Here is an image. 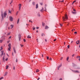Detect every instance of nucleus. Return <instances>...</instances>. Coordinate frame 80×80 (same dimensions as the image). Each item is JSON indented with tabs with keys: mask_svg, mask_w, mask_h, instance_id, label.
Segmentation results:
<instances>
[{
	"mask_svg": "<svg viewBox=\"0 0 80 80\" xmlns=\"http://www.w3.org/2000/svg\"><path fill=\"white\" fill-rule=\"evenodd\" d=\"M9 19L10 21H11V22H12V21H13V18L12 17H10Z\"/></svg>",
	"mask_w": 80,
	"mask_h": 80,
	"instance_id": "nucleus-5",
	"label": "nucleus"
},
{
	"mask_svg": "<svg viewBox=\"0 0 80 80\" xmlns=\"http://www.w3.org/2000/svg\"><path fill=\"white\" fill-rule=\"evenodd\" d=\"M4 57L3 56V58H2L3 60H5V58H4Z\"/></svg>",
	"mask_w": 80,
	"mask_h": 80,
	"instance_id": "nucleus-36",
	"label": "nucleus"
},
{
	"mask_svg": "<svg viewBox=\"0 0 80 80\" xmlns=\"http://www.w3.org/2000/svg\"><path fill=\"white\" fill-rule=\"evenodd\" d=\"M72 13L73 14H76V12H75V11L74 12H72Z\"/></svg>",
	"mask_w": 80,
	"mask_h": 80,
	"instance_id": "nucleus-17",
	"label": "nucleus"
},
{
	"mask_svg": "<svg viewBox=\"0 0 80 80\" xmlns=\"http://www.w3.org/2000/svg\"><path fill=\"white\" fill-rule=\"evenodd\" d=\"M74 33L75 34H77V32H74Z\"/></svg>",
	"mask_w": 80,
	"mask_h": 80,
	"instance_id": "nucleus-38",
	"label": "nucleus"
},
{
	"mask_svg": "<svg viewBox=\"0 0 80 80\" xmlns=\"http://www.w3.org/2000/svg\"><path fill=\"white\" fill-rule=\"evenodd\" d=\"M3 77H2L1 78H0V80H2V79H3Z\"/></svg>",
	"mask_w": 80,
	"mask_h": 80,
	"instance_id": "nucleus-25",
	"label": "nucleus"
},
{
	"mask_svg": "<svg viewBox=\"0 0 80 80\" xmlns=\"http://www.w3.org/2000/svg\"><path fill=\"white\" fill-rule=\"evenodd\" d=\"M63 1H64L63 0L62 1H61V2H63Z\"/></svg>",
	"mask_w": 80,
	"mask_h": 80,
	"instance_id": "nucleus-64",
	"label": "nucleus"
},
{
	"mask_svg": "<svg viewBox=\"0 0 80 80\" xmlns=\"http://www.w3.org/2000/svg\"><path fill=\"white\" fill-rule=\"evenodd\" d=\"M4 17H6V16H7V12L6 11L4 13Z\"/></svg>",
	"mask_w": 80,
	"mask_h": 80,
	"instance_id": "nucleus-4",
	"label": "nucleus"
},
{
	"mask_svg": "<svg viewBox=\"0 0 80 80\" xmlns=\"http://www.w3.org/2000/svg\"><path fill=\"white\" fill-rule=\"evenodd\" d=\"M19 40H21V38H19Z\"/></svg>",
	"mask_w": 80,
	"mask_h": 80,
	"instance_id": "nucleus-58",
	"label": "nucleus"
},
{
	"mask_svg": "<svg viewBox=\"0 0 80 80\" xmlns=\"http://www.w3.org/2000/svg\"><path fill=\"white\" fill-rule=\"evenodd\" d=\"M39 72V70L38 69L36 70V72Z\"/></svg>",
	"mask_w": 80,
	"mask_h": 80,
	"instance_id": "nucleus-22",
	"label": "nucleus"
},
{
	"mask_svg": "<svg viewBox=\"0 0 80 80\" xmlns=\"http://www.w3.org/2000/svg\"><path fill=\"white\" fill-rule=\"evenodd\" d=\"M62 66V64H61L60 65H59L58 67V69L59 70V68H60V67H61V66Z\"/></svg>",
	"mask_w": 80,
	"mask_h": 80,
	"instance_id": "nucleus-10",
	"label": "nucleus"
},
{
	"mask_svg": "<svg viewBox=\"0 0 80 80\" xmlns=\"http://www.w3.org/2000/svg\"><path fill=\"white\" fill-rule=\"evenodd\" d=\"M32 5L34 6H35V2H32Z\"/></svg>",
	"mask_w": 80,
	"mask_h": 80,
	"instance_id": "nucleus-14",
	"label": "nucleus"
},
{
	"mask_svg": "<svg viewBox=\"0 0 80 80\" xmlns=\"http://www.w3.org/2000/svg\"><path fill=\"white\" fill-rule=\"evenodd\" d=\"M57 40V39H55L54 40V42H55Z\"/></svg>",
	"mask_w": 80,
	"mask_h": 80,
	"instance_id": "nucleus-42",
	"label": "nucleus"
},
{
	"mask_svg": "<svg viewBox=\"0 0 80 80\" xmlns=\"http://www.w3.org/2000/svg\"><path fill=\"white\" fill-rule=\"evenodd\" d=\"M9 13H11V11L9 10Z\"/></svg>",
	"mask_w": 80,
	"mask_h": 80,
	"instance_id": "nucleus-33",
	"label": "nucleus"
},
{
	"mask_svg": "<svg viewBox=\"0 0 80 80\" xmlns=\"http://www.w3.org/2000/svg\"><path fill=\"white\" fill-rule=\"evenodd\" d=\"M69 59V57H67V61H68V59Z\"/></svg>",
	"mask_w": 80,
	"mask_h": 80,
	"instance_id": "nucleus-19",
	"label": "nucleus"
},
{
	"mask_svg": "<svg viewBox=\"0 0 80 80\" xmlns=\"http://www.w3.org/2000/svg\"><path fill=\"white\" fill-rule=\"evenodd\" d=\"M21 38V36L20 35H19V38Z\"/></svg>",
	"mask_w": 80,
	"mask_h": 80,
	"instance_id": "nucleus-29",
	"label": "nucleus"
},
{
	"mask_svg": "<svg viewBox=\"0 0 80 80\" xmlns=\"http://www.w3.org/2000/svg\"><path fill=\"white\" fill-rule=\"evenodd\" d=\"M1 50H3V47H1Z\"/></svg>",
	"mask_w": 80,
	"mask_h": 80,
	"instance_id": "nucleus-39",
	"label": "nucleus"
},
{
	"mask_svg": "<svg viewBox=\"0 0 80 80\" xmlns=\"http://www.w3.org/2000/svg\"><path fill=\"white\" fill-rule=\"evenodd\" d=\"M49 28V27H48L47 26H45V29H48Z\"/></svg>",
	"mask_w": 80,
	"mask_h": 80,
	"instance_id": "nucleus-7",
	"label": "nucleus"
},
{
	"mask_svg": "<svg viewBox=\"0 0 80 80\" xmlns=\"http://www.w3.org/2000/svg\"><path fill=\"white\" fill-rule=\"evenodd\" d=\"M38 17H40V13H38Z\"/></svg>",
	"mask_w": 80,
	"mask_h": 80,
	"instance_id": "nucleus-27",
	"label": "nucleus"
},
{
	"mask_svg": "<svg viewBox=\"0 0 80 80\" xmlns=\"http://www.w3.org/2000/svg\"><path fill=\"white\" fill-rule=\"evenodd\" d=\"M79 60L80 61V57H79Z\"/></svg>",
	"mask_w": 80,
	"mask_h": 80,
	"instance_id": "nucleus-56",
	"label": "nucleus"
},
{
	"mask_svg": "<svg viewBox=\"0 0 80 80\" xmlns=\"http://www.w3.org/2000/svg\"><path fill=\"white\" fill-rule=\"evenodd\" d=\"M23 41H24V42H26V40H25V39H24Z\"/></svg>",
	"mask_w": 80,
	"mask_h": 80,
	"instance_id": "nucleus-37",
	"label": "nucleus"
},
{
	"mask_svg": "<svg viewBox=\"0 0 80 80\" xmlns=\"http://www.w3.org/2000/svg\"><path fill=\"white\" fill-rule=\"evenodd\" d=\"M11 28H13V25H11Z\"/></svg>",
	"mask_w": 80,
	"mask_h": 80,
	"instance_id": "nucleus-20",
	"label": "nucleus"
},
{
	"mask_svg": "<svg viewBox=\"0 0 80 80\" xmlns=\"http://www.w3.org/2000/svg\"><path fill=\"white\" fill-rule=\"evenodd\" d=\"M1 17H2V19H3V13L2 12H1Z\"/></svg>",
	"mask_w": 80,
	"mask_h": 80,
	"instance_id": "nucleus-6",
	"label": "nucleus"
},
{
	"mask_svg": "<svg viewBox=\"0 0 80 80\" xmlns=\"http://www.w3.org/2000/svg\"><path fill=\"white\" fill-rule=\"evenodd\" d=\"M7 73H8L7 72H6L5 73V75H4V76H6V75H7Z\"/></svg>",
	"mask_w": 80,
	"mask_h": 80,
	"instance_id": "nucleus-15",
	"label": "nucleus"
},
{
	"mask_svg": "<svg viewBox=\"0 0 80 80\" xmlns=\"http://www.w3.org/2000/svg\"><path fill=\"white\" fill-rule=\"evenodd\" d=\"M21 7H22V4H19V8H21Z\"/></svg>",
	"mask_w": 80,
	"mask_h": 80,
	"instance_id": "nucleus-13",
	"label": "nucleus"
},
{
	"mask_svg": "<svg viewBox=\"0 0 80 80\" xmlns=\"http://www.w3.org/2000/svg\"><path fill=\"white\" fill-rule=\"evenodd\" d=\"M10 35V32H8V33L7 35Z\"/></svg>",
	"mask_w": 80,
	"mask_h": 80,
	"instance_id": "nucleus-24",
	"label": "nucleus"
},
{
	"mask_svg": "<svg viewBox=\"0 0 80 80\" xmlns=\"http://www.w3.org/2000/svg\"><path fill=\"white\" fill-rule=\"evenodd\" d=\"M18 11H17V13H16V15H18Z\"/></svg>",
	"mask_w": 80,
	"mask_h": 80,
	"instance_id": "nucleus-30",
	"label": "nucleus"
},
{
	"mask_svg": "<svg viewBox=\"0 0 80 80\" xmlns=\"http://www.w3.org/2000/svg\"><path fill=\"white\" fill-rule=\"evenodd\" d=\"M75 55V54H73L72 55V57H74V56Z\"/></svg>",
	"mask_w": 80,
	"mask_h": 80,
	"instance_id": "nucleus-48",
	"label": "nucleus"
},
{
	"mask_svg": "<svg viewBox=\"0 0 80 80\" xmlns=\"http://www.w3.org/2000/svg\"><path fill=\"white\" fill-rule=\"evenodd\" d=\"M35 28H33V27L32 28V29L33 30H35Z\"/></svg>",
	"mask_w": 80,
	"mask_h": 80,
	"instance_id": "nucleus-23",
	"label": "nucleus"
},
{
	"mask_svg": "<svg viewBox=\"0 0 80 80\" xmlns=\"http://www.w3.org/2000/svg\"><path fill=\"white\" fill-rule=\"evenodd\" d=\"M39 79H40V78H38L37 80H39Z\"/></svg>",
	"mask_w": 80,
	"mask_h": 80,
	"instance_id": "nucleus-57",
	"label": "nucleus"
},
{
	"mask_svg": "<svg viewBox=\"0 0 80 80\" xmlns=\"http://www.w3.org/2000/svg\"><path fill=\"white\" fill-rule=\"evenodd\" d=\"M47 60H48V59L49 58H48V57L47 56Z\"/></svg>",
	"mask_w": 80,
	"mask_h": 80,
	"instance_id": "nucleus-40",
	"label": "nucleus"
},
{
	"mask_svg": "<svg viewBox=\"0 0 80 80\" xmlns=\"http://www.w3.org/2000/svg\"><path fill=\"white\" fill-rule=\"evenodd\" d=\"M42 26H45V23H42Z\"/></svg>",
	"mask_w": 80,
	"mask_h": 80,
	"instance_id": "nucleus-28",
	"label": "nucleus"
},
{
	"mask_svg": "<svg viewBox=\"0 0 80 80\" xmlns=\"http://www.w3.org/2000/svg\"><path fill=\"white\" fill-rule=\"evenodd\" d=\"M60 26H61V27H62V26L63 25L61 24H60Z\"/></svg>",
	"mask_w": 80,
	"mask_h": 80,
	"instance_id": "nucleus-47",
	"label": "nucleus"
},
{
	"mask_svg": "<svg viewBox=\"0 0 80 80\" xmlns=\"http://www.w3.org/2000/svg\"><path fill=\"white\" fill-rule=\"evenodd\" d=\"M13 70H15V67H13Z\"/></svg>",
	"mask_w": 80,
	"mask_h": 80,
	"instance_id": "nucleus-53",
	"label": "nucleus"
},
{
	"mask_svg": "<svg viewBox=\"0 0 80 80\" xmlns=\"http://www.w3.org/2000/svg\"><path fill=\"white\" fill-rule=\"evenodd\" d=\"M75 2H76V1H74L73 2V3H72V5H73V4L74 3H75Z\"/></svg>",
	"mask_w": 80,
	"mask_h": 80,
	"instance_id": "nucleus-34",
	"label": "nucleus"
},
{
	"mask_svg": "<svg viewBox=\"0 0 80 80\" xmlns=\"http://www.w3.org/2000/svg\"><path fill=\"white\" fill-rule=\"evenodd\" d=\"M7 60H8V58H7L6 59V61H7Z\"/></svg>",
	"mask_w": 80,
	"mask_h": 80,
	"instance_id": "nucleus-45",
	"label": "nucleus"
},
{
	"mask_svg": "<svg viewBox=\"0 0 80 80\" xmlns=\"http://www.w3.org/2000/svg\"><path fill=\"white\" fill-rule=\"evenodd\" d=\"M49 60H52V58H50L49 59Z\"/></svg>",
	"mask_w": 80,
	"mask_h": 80,
	"instance_id": "nucleus-54",
	"label": "nucleus"
},
{
	"mask_svg": "<svg viewBox=\"0 0 80 80\" xmlns=\"http://www.w3.org/2000/svg\"><path fill=\"white\" fill-rule=\"evenodd\" d=\"M59 80H62V78H60V79H59Z\"/></svg>",
	"mask_w": 80,
	"mask_h": 80,
	"instance_id": "nucleus-59",
	"label": "nucleus"
},
{
	"mask_svg": "<svg viewBox=\"0 0 80 80\" xmlns=\"http://www.w3.org/2000/svg\"><path fill=\"white\" fill-rule=\"evenodd\" d=\"M71 71L73 72V73H80V72L78 70H73L72 69H71Z\"/></svg>",
	"mask_w": 80,
	"mask_h": 80,
	"instance_id": "nucleus-2",
	"label": "nucleus"
},
{
	"mask_svg": "<svg viewBox=\"0 0 80 80\" xmlns=\"http://www.w3.org/2000/svg\"><path fill=\"white\" fill-rule=\"evenodd\" d=\"M12 38V37L11 36H10L9 38Z\"/></svg>",
	"mask_w": 80,
	"mask_h": 80,
	"instance_id": "nucleus-49",
	"label": "nucleus"
},
{
	"mask_svg": "<svg viewBox=\"0 0 80 80\" xmlns=\"http://www.w3.org/2000/svg\"><path fill=\"white\" fill-rule=\"evenodd\" d=\"M45 42H47V40L46 39H45Z\"/></svg>",
	"mask_w": 80,
	"mask_h": 80,
	"instance_id": "nucleus-51",
	"label": "nucleus"
},
{
	"mask_svg": "<svg viewBox=\"0 0 80 80\" xmlns=\"http://www.w3.org/2000/svg\"><path fill=\"white\" fill-rule=\"evenodd\" d=\"M36 32H37V33H38V30H37V31H36Z\"/></svg>",
	"mask_w": 80,
	"mask_h": 80,
	"instance_id": "nucleus-55",
	"label": "nucleus"
},
{
	"mask_svg": "<svg viewBox=\"0 0 80 80\" xmlns=\"http://www.w3.org/2000/svg\"><path fill=\"white\" fill-rule=\"evenodd\" d=\"M1 50H2V49H0V51H1Z\"/></svg>",
	"mask_w": 80,
	"mask_h": 80,
	"instance_id": "nucleus-63",
	"label": "nucleus"
},
{
	"mask_svg": "<svg viewBox=\"0 0 80 80\" xmlns=\"http://www.w3.org/2000/svg\"><path fill=\"white\" fill-rule=\"evenodd\" d=\"M36 28H37V29H38V28H39V27H37Z\"/></svg>",
	"mask_w": 80,
	"mask_h": 80,
	"instance_id": "nucleus-46",
	"label": "nucleus"
},
{
	"mask_svg": "<svg viewBox=\"0 0 80 80\" xmlns=\"http://www.w3.org/2000/svg\"><path fill=\"white\" fill-rule=\"evenodd\" d=\"M21 45V47H23V45Z\"/></svg>",
	"mask_w": 80,
	"mask_h": 80,
	"instance_id": "nucleus-52",
	"label": "nucleus"
},
{
	"mask_svg": "<svg viewBox=\"0 0 80 80\" xmlns=\"http://www.w3.org/2000/svg\"><path fill=\"white\" fill-rule=\"evenodd\" d=\"M40 5H43V3H40Z\"/></svg>",
	"mask_w": 80,
	"mask_h": 80,
	"instance_id": "nucleus-43",
	"label": "nucleus"
},
{
	"mask_svg": "<svg viewBox=\"0 0 80 80\" xmlns=\"http://www.w3.org/2000/svg\"><path fill=\"white\" fill-rule=\"evenodd\" d=\"M73 11H76V10L75 9H73Z\"/></svg>",
	"mask_w": 80,
	"mask_h": 80,
	"instance_id": "nucleus-61",
	"label": "nucleus"
},
{
	"mask_svg": "<svg viewBox=\"0 0 80 80\" xmlns=\"http://www.w3.org/2000/svg\"><path fill=\"white\" fill-rule=\"evenodd\" d=\"M68 48H70V45H68Z\"/></svg>",
	"mask_w": 80,
	"mask_h": 80,
	"instance_id": "nucleus-32",
	"label": "nucleus"
},
{
	"mask_svg": "<svg viewBox=\"0 0 80 80\" xmlns=\"http://www.w3.org/2000/svg\"><path fill=\"white\" fill-rule=\"evenodd\" d=\"M66 19H68V17H67V14L65 15V18L64 17H62V19H63V21H65L66 20Z\"/></svg>",
	"mask_w": 80,
	"mask_h": 80,
	"instance_id": "nucleus-1",
	"label": "nucleus"
},
{
	"mask_svg": "<svg viewBox=\"0 0 80 80\" xmlns=\"http://www.w3.org/2000/svg\"><path fill=\"white\" fill-rule=\"evenodd\" d=\"M41 12H43V8H42V9L40 10Z\"/></svg>",
	"mask_w": 80,
	"mask_h": 80,
	"instance_id": "nucleus-16",
	"label": "nucleus"
},
{
	"mask_svg": "<svg viewBox=\"0 0 80 80\" xmlns=\"http://www.w3.org/2000/svg\"><path fill=\"white\" fill-rule=\"evenodd\" d=\"M1 52L2 53L1 54V56L2 57V56H3V51H2Z\"/></svg>",
	"mask_w": 80,
	"mask_h": 80,
	"instance_id": "nucleus-11",
	"label": "nucleus"
},
{
	"mask_svg": "<svg viewBox=\"0 0 80 80\" xmlns=\"http://www.w3.org/2000/svg\"><path fill=\"white\" fill-rule=\"evenodd\" d=\"M38 4H37L36 5V8H38Z\"/></svg>",
	"mask_w": 80,
	"mask_h": 80,
	"instance_id": "nucleus-12",
	"label": "nucleus"
},
{
	"mask_svg": "<svg viewBox=\"0 0 80 80\" xmlns=\"http://www.w3.org/2000/svg\"><path fill=\"white\" fill-rule=\"evenodd\" d=\"M78 69H80V67L78 68Z\"/></svg>",
	"mask_w": 80,
	"mask_h": 80,
	"instance_id": "nucleus-60",
	"label": "nucleus"
},
{
	"mask_svg": "<svg viewBox=\"0 0 80 80\" xmlns=\"http://www.w3.org/2000/svg\"><path fill=\"white\" fill-rule=\"evenodd\" d=\"M76 44L77 45H78V44H80V41L79 40H78L77 42H76Z\"/></svg>",
	"mask_w": 80,
	"mask_h": 80,
	"instance_id": "nucleus-8",
	"label": "nucleus"
},
{
	"mask_svg": "<svg viewBox=\"0 0 80 80\" xmlns=\"http://www.w3.org/2000/svg\"><path fill=\"white\" fill-rule=\"evenodd\" d=\"M3 42V40H0V43H2Z\"/></svg>",
	"mask_w": 80,
	"mask_h": 80,
	"instance_id": "nucleus-35",
	"label": "nucleus"
},
{
	"mask_svg": "<svg viewBox=\"0 0 80 80\" xmlns=\"http://www.w3.org/2000/svg\"><path fill=\"white\" fill-rule=\"evenodd\" d=\"M9 42H10V41H8V42H7L8 43H9Z\"/></svg>",
	"mask_w": 80,
	"mask_h": 80,
	"instance_id": "nucleus-44",
	"label": "nucleus"
},
{
	"mask_svg": "<svg viewBox=\"0 0 80 80\" xmlns=\"http://www.w3.org/2000/svg\"><path fill=\"white\" fill-rule=\"evenodd\" d=\"M8 66H7L6 67V69H8Z\"/></svg>",
	"mask_w": 80,
	"mask_h": 80,
	"instance_id": "nucleus-26",
	"label": "nucleus"
},
{
	"mask_svg": "<svg viewBox=\"0 0 80 80\" xmlns=\"http://www.w3.org/2000/svg\"><path fill=\"white\" fill-rule=\"evenodd\" d=\"M64 45H65V42H64Z\"/></svg>",
	"mask_w": 80,
	"mask_h": 80,
	"instance_id": "nucleus-62",
	"label": "nucleus"
},
{
	"mask_svg": "<svg viewBox=\"0 0 80 80\" xmlns=\"http://www.w3.org/2000/svg\"><path fill=\"white\" fill-rule=\"evenodd\" d=\"M19 18L18 20L17 23H18V22H19Z\"/></svg>",
	"mask_w": 80,
	"mask_h": 80,
	"instance_id": "nucleus-31",
	"label": "nucleus"
},
{
	"mask_svg": "<svg viewBox=\"0 0 80 80\" xmlns=\"http://www.w3.org/2000/svg\"><path fill=\"white\" fill-rule=\"evenodd\" d=\"M80 57H79V56H77V58H80Z\"/></svg>",
	"mask_w": 80,
	"mask_h": 80,
	"instance_id": "nucleus-50",
	"label": "nucleus"
},
{
	"mask_svg": "<svg viewBox=\"0 0 80 80\" xmlns=\"http://www.w3.org/2000/svg\"><path fill=\"white\" fill-rule=\"evenodd\" d=\"M42 37H43V36H45V34H44V33H42Z\"/></svg>",
	"mask_w": 80,
	"mask_h": 80,
	"instance_id": "nucleus-21",
	"label": "nucleus"
},
{
	"mask_svg": "<svg viewBox=\"0 0 80 80\" xmlns=\"http://www.w3.org/2000/svg\"><path fill=\"white\" fill-rule=\"evenodd\" d=\"M13 50L14 53H16V50L15 49V48H13Z\"/></svg>",
	"mask_w": 80,
	"mask_h": 80,
	"instance_id": "nucleus-9",
	"label": "nucleus"
},
{
	"mask_svg": "<svg viewBox=\"0 0 80 80\" xmlns=\"http://www.w3.org/2000/svg\"><path fill=\"white\" fill-rule=\"evenodd\" d=\"M18 62V59H16V62Z\"/></svg>",
	"mask_w": 80,
	"mask_h": 80,
	"instance_id": "nucleus-41",
	"label": "nucleus"
},
{
	"mask_svg": "<svg viewBox=\"0 0 80 80\" xmlns=\"http://www.w3.org/2000/svg\"><path fill=\"white\" fill-rule=\"evenodd\" d=\"M27 37L28 38H31V37L30 36H28Z\"/></svg>",
	"mask_w": 80,
	"mask_h": 80,
	"instance_id": "nucleus-18",
	"label": "nucleus"
},
{
	"mask_svg": "<svg viewBox=\"0 0 80 80\" xmlns=\"http://www.w3.org/2000/svg\"><path fill=\"white\" fill-rule=\"evenodd\" d=\"M8 46L9 47L8 50V51H10V50L11 49V44L9 43L8 45Z\"/></svg>",
	"mask_w": 80,
	"mask_h": 80,
	"instance_id": "nucleus-3",
	"label": "nucleus"
}]
</instances>
